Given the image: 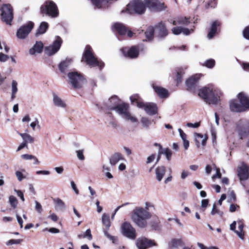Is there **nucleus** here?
I'll list each match as a JSON object with an SVG mask.
<instances>
[{"instance_id":"f257e3e1","label":"nucleus","mask_w":249,"mask_h":249,"mask_svg":"<svg viewBox=\"0 0 249 249\" xmlns=\"http://www.w3.org/2000/svg\"><path fill=\"white\" fill-rule=\"evenodd\" d=\"M198 95L209 105H217L220 101L219 92L212 87H204L199 89Z\"/></svg>"},{"instance_id":"f03ea898","label":"nucleus","mask_w":249,"mask_h":249,"mask_svg":"<svg viewBox=\"0 0 249 249\" xmlns=\"http://www.w3.org/2000/svg\"><path fill=\"white\" fill-rule=\"evenodd\" d=\"M81 61L85 62L91 67H98L100 70L105 67L104 62L95 56L92 49L89 45L86 46Z\"/></svg>"},{"instance_id":"7ed1b4c3","label":"nucleus","mask_w":249,"mask_h":249,"mask_svg":"<svg viewBox=\"0 0 249 249\" xmlns=\"http://www.w3.org/2000/svg\"><path fill=\"white\" fill-rule=\"evenodd\" d=\"M151 214L142 207H136L133 210L132 219L139 227L143 228L147 226L146 220L151 217Z\"/></svg>"},{"instance_id":"20e7f679","label":"nucleus","mask_w":249,"mask_h":249,"mask_svg":"<svg viewBox=\"0 0 249 249\" xmlns=\"http://www.w3.org/2000/svg\"><path fill=\"white\" fill-rule=\"evenodd\" d=\"M40 14L52 18H56L59 15V11L56 4L52 0H47L40 8Z\"/></svg>"},{"instance_id":"39448f33","label":"nucleus","mask_w":249,"mask_h":249,"mask_svg":"<svg viewBox=\"0 0 249 249\" xmlns=\"http://www.w3.org/2000/svg\"><path fill=\"white\" fill-rule=\"evenodd\" d=\"M68 77L70 80V83L75 89L82 88L84 85L87 83L84 75L77 71L69 72Z\"/></svg>"},{"instance_id":"423d86ee","label":"nucleus","mask_w":249,"mask_h":249,"mask_svg":"<svg viewBox=\"0 0 249 249\" xmlns=\"http://www.w3.org/2000/svg\"><path fill=\"white\" fill-rule=\"evenodd\" d=\"M1 20L9 25H12L14 18L13 8L9 3L2 4L0 8Z\"/></svg>"},{"instance_id":"0eeeda50","label":"nucleus","mask_w":249,"mask_h":249,"mask_svg":"<svg viewBox=\"0 0 249 249\" xmlns=\"http://www.w3.org/2000/svg\"><path fill=\"white\" fill-rule=\"evenodd\" d=\"M129 106L128 104L123 102L119 105H116L114 107H110L109 109L115 110L119 114L122 115L123 117L127 120H130L132 122H136L137 119L131 115L129 112Z\"/></svg>"},{"instance_id":"6e6552de","label":"nucleus","mask_w":249,"mask_h":249,"mask_svg":"<svg viewBox=\"0 0 249 249\" xmlns=\"http://www.w3.org/2000/svg\"><path fill=\"white\" fill-rule=\"evenodd\" d=\"M127 10L131 14H143L145 11V4L144 0H133L127 5Z\"/></svg>"},{"instance_id":"1a4fd4ad","label":"nucleus","mask_w":249,"mask_h":249,"mask_svg":"<svg viewBox=\"0 0 249 249\" xmlns=\"http://www.w3.org/2000/svg\"><path fill=\"white\" fill-rule=\"evenodd\" d=\"M112 30L120 36L126 35L129 38H132L135 34L128 27L120 22L115 23L112 26Z\"/></svg>"},{"instance_id":"9d476101","label":"nucleus","mask_w":249,"mask_h":249,"mask_svg":"<svg viewBox=\"0 0 249 249\" xmlns=\"http://www.w3.org/2000/svg\"><path fill=\"white\" fill-rule=\"evenodd\" d=\"M145 8H148L150 11L160 12L166 8L164 2H161L159 0H144Z\"/></svg>"},{"instance_id":"9b49d317","label":"nucleus","mask_w":249,"mask_h":249,"mask_svg":"<svg viewBox=\"0 0 249 249\" xmlns=\"http://www.w3.org/2000/svg\"><path fill=\"white\" fill-rule=\"evenodd\" d=\"M199 79L200 76L197 74L192 75L188 78L185 82L187 90L193 93H196L197 90L198 91L199 89H198Z\"/></svg>"},{"instance_id":"f8f14e48","label":"nucleus","mask_w":249,"mask_h":249,"mask_svg":"<svg viewBox=\"0 0 249 249\" xmlns=\"http://www.w3.org/2000/svg\"><path fill=\"white\" fill-rule=\"evenodd\" d=\"M121 51L124 56L130 59L137 58L140 53L138 46H132L131 47H124L121 49Z\"/></svg>"},{"instance_id":"ddd939ff","label":"nucleus","mask_w":249,"mask_h":249,"mask_svg":"<svg viewBox=\"0 0 249 249\" xmlns=\"http://www.w3.org/2000/svg\"><path fill=\"white\" fill-rule=\"evenodd\" d=\"M34 26V23L32 21H29L27 24L22 25L17 31V37L20 39L26 38L31 32Z\"/></svg>"},{"instance_id":"4468645a","label":"nucleus","mask_w":249,"mask_h":249,"mask_svg":"<svg viewBox=\"0 0 249 249\" xmlns=\"http://www.w3.org/2000/svg\"><path fill=\"white\" fill-rule=\"evenodd\" d=\"M62 42L61 38L59 36H57L56 39L54 41L53 44L45 48V53L49 55H52L55 54L60 49Z\"/></svg>"},{"instance_id":"2eb2a0df","label":"nucleus","mask_w":249,"mask_h":249,"mask_svg":"<svg viewBox=\"0 0 249 249\" xmlns=\"http://www.w3.org/2000/svg\"><path fill=\"white\" fill-rule=\"evenodd\" d=\"M62 42L61 38L59 36H57L56 39L54 41L53 44L45 48V53L49 55H52L55 54L60 49Z\"/></svg>"},{"instance_id":"dca6fc26","label":"nucleus","mask_w":249,"mask_h":249,"mask_svg":"<svg viewBox=\"0 0 249 249\" xmlns=\"http://www.w3.org/2000/svg\"><path fill=\"white\" fill-rule=\"evenodd\" d=\"M122 229L124 236L131 239H135L136 236L135 229L129 223L127 222H124L122 225Z\"/></svg>"},{"instance_id":"f3484780","label":"nucleus","mask_w":249,"mask_h":249,"mask_svg":"<svg viewBox=\"0 0 249 249\" xmlns=\"http://www.w3.org/2000/svg\"><path fill=\"white\" fill-rule=\"evenodd\" d=\"M156 245L154 240L148 239L145 237L137 239L136 245L139 249H146Z\"/></svg>"},{"instance_id":"a211bd4d","label":"nucleus","mask_w":249,"mask_h":249,"mask_svg":"<svg viewBox=\"0 0 249 249\" xmlns=\"http://www.w3.org/2000/svg\"><path fill=\"white\" fill-rule=\"evenodd\" d=\"M221 26V22L220 21L215 20L213 21L207 35L208 38L212 39L216 34H218L220 31Z\"/></svg>"},{"instance_id":"6ab92c4d","label":"nucleus","mask_w":249,"mask_h":249,"mask_svg":"<svg viewBox=\"0 0 249 249\" xmlns=\"http://www.w3.org/2000/svg\"><path fill=\"white\" fill-rule=\"evenodd\" d=\"M238 136L240 139L246 138L249 136V120L244 124H239L237 126Z\"/></svg>"},{"instance_id":"aec40b11","label":"nucleus","mask_w":249,"mask_h":249,"mask_svg":"<svg viewBox=\"0 0 249 249\" xmlns=\"http://www.w3.org/2000/svg\"><path fill=\"white\" fill-rule=\"evenodd\" d=\"M154 30L158 33V36L164 38L168 35V30L164 22L160 21L154 27Z\"/></svg>"},{"instance_id":"412c9836","label":"nucleus","mask_w":249,"mask_h":249,"mask_svg":"<svg viewBox=\"0 0 249 249\" xmlns=\"http://www.w3.org/2000/svg\"><path fill=\"white\" fill-rule=\"evenodd\" d=\"M237 97L245 111L249 110V97L244 92L239 93Z\"/></svg>"},{"instance_id":"4be33fe9","label":"nucleus","mask_w":249,"mask_h":249,"mask_svg":"<svg viewBox=\"0 0 249 249\" xmlns=\"http://www.w3.org/2000/svg\"><path fill=\"white\" fill-rule=\"evenodd\" d=\"M152 87L159 97L160 98H166L169 96V92L166 89L157 85L155 83H152Z\"/></svg>"},{"instance_id":"5701e85b","label":"nucleus","mask_w":249,"mask_h":249,"mask_svg":"<svg viewBox=\"0 0 249 249\" xmlns=\"http://www.w3.org/2000/svg\"><path fill=\"white\" fill-rule=\"evenodd\" d=\"M238 176L240 180H247L249 178V167L246 164H243L238 169Z\"/></svg>"},{"instance_id":"b1692460","label":"nucleus","mask_w":249,"mask_h":249,"mask_svg":"<svg viewBox=\"0 0 249 249\" xmlns=\"http://www.w3.org/2000/svg\"><path fill=\"white\" fill-rule=\"evenodd\" d=\"M230 109L231 111L233 112H245L241 104H239L237 99H232L229 102Z\"/></svg>"},{"instance_id":"393cba45","label":"nucleus","mask_w":249,"mask_h":249,"mask_svg":"<svg viewBox=\"0 0 249 249\" xmlns=\"http://www.w3.org/2000/svg\"><path fill=\"white\" fill-rule=\"evenodd\" d=\"M142 108L150 115H155L158 113L157 106L153 103H144Z\"/></svg>"},{"instance_id":"a878e982","label":"nucleus","mask_w":249,"mask_h":249,"mask_svg":"<svg viewBox=\"0 0 249 249\" xmlns=\"http://www.w3.org/2000/svg\"><path fill=\"white\" fill-rule=\"evenodd\" d=\"M130 100L132 105H136L139 108H143L144 103L139 94H135L131 95Z\"/></svg>"},{"instance_id":"bb28decb","label":"nucleus","mask_w":249,"mask_h":249,"mask_svg":"<svg viewBox=\"0 0 249 249\" xmlns=\"http://www.w3.org/2000/svg\"><path fill=\"white\" fill-rule=\"evenodd\" d=\"M43 49V44L41 41H37L34 47L30 49L29 53L31 54H34L36 53H41Z\"/></svg>"},{"instance_id":"cd10ccee","label":"nucleus","mask_w":249,"mask_h":249,"mask_svg":"<svg viewBox=\"0 0 249 249\" xmlns=\"http://www.w3.org/2000/svg\"><path fill=\"white\" fill-rule=\"evenodd\" d=\"M166 172V168L164 166H158L155 170L156 178L159 181H160Z\"/></svg>"},{"instance_id":"c85d7f7f","label":"nucleus","mask_w":249,"mask_h":249,"mask_svg":"<svg viewBox=\"0 0 249 249\" xmlns=\"http://www.w3.org/2000/svg\"><path fill=\"white\" fill-rule=\"evenodd\" d=\"M72 59L71 58H66L65 60L62 61L58 66V68L60 71L65 73L68 68L71 65Z\"/></svg>"},{"instance_id":"c756f323","label":"nucleus","mask_w":249,"mask_h":249,"mask_svg":"<svg viewBox=\"0 0 249 249\" xmlns=\"http://www.w3.org/2000/svg\"><path fill=\"white\" fill-rule=\"evenodd\" d=\"M184 73V71L182 68H178L176 70L175 81L176 82L177 85H178L182 82V77Z\"/></svg>"},{"instance_id":"7c9ffc66","label":"nucleus","mask_w":249,"mask_h":249,"mask_svg":"<svg viewBox=\"0 0 249 249\" xmlns=\"http://www.w3.org/2000/svg\"><path fill=\"white\" fill-rule=\"evenodd\" d=\"M154 28L152 26H149L144 32V34L146 39L143 41H151L154 38Z\"/></svg>"},{"instance_id":"2f4dec72","label":"nucleus","mask_w":249,"mask_h":249,"mask_svg":"<svg viewBox=\"0 0 249 249\" xmlns=\"http://www.w3.org/2000/svg\"><path fill=\"white\" fill-rule=\"evenodd\" d=\"M123 160V157L120 153H115L112 155L109 159V162L111 165H115L119 161Z\"/></svg>"},{"instance_id":"473e14b6","label":"nucleus","mask_w":249,"mask_h":249,"mask_svg":"<svg viewBox=\"0 0 249 249\" xmlns=\"http://www.w3.org/2000/svg\"><path fill=\"white\" fill-rule=\"evenodd\" d=\"M238 225V228L240 231H235V233L241 239H244V232L243 229L244 227V223L243 220H239L237 221Z\"/></svg>"},{"instance_id":"72a5a7b5","label":"nucleus","mask_w":249,"mask_h":249,"mask_svg":"<svg viewBox=\"0 0 249 249\" xmlns=\"http://www.w3.org/2000/svg\"><path fill=\"white\" fill-rule=\"evenodd\" d=\"M53 101L55 106L62 107H65L66 105L62 99L55 93H53Z\"/></svg>"},{"instance_id":"f704fd0d","label":"nucleus","mask_w":249,"mask_h":249,"mask_svg":"<svg viewBox=\"0 0 249 249\" xmlns=\"http://www.w3.org/2000/svg\"><path fill=\"white\" fill-rule=\"evenodd\" d=\"M49 25L46 22H42L36 33V35L43 34L45 33L48 28Z\"/></svg>"},{"instance_id":"c9c22d12","label":"nucleus","mask_w":249,"mask_h":249,"mask_svg":"<svg viewBox=\"0 0 249 249\" xmlns=\"http://www.w3.org/2000/svg\"><path fill=\"white\" fill-rule=\"evenodd\" d=\"M159 154H164L168 160H170L171 159L172 152L171 150L168 148H166L163 149L161 150H159Z\"/></svg>"},{"instance_id":"e433bc0d","label":"nucleus","mask_w":249,"mask_h":249,"mask_svg":"<svg viewBox=\"0 0 249 249\" xmlns=\"http://www.w3.org/2000/svg\"><path fill=\"white\" fill-rule=\"evenodd\" d=\"M151 226L155 230H158L160 228V221L157 216L153 217V220L151 221Z\"/></svg>"},{"instance_id":"4c0bfd02","label":"nucleus","mask_w":249,"mask_h":249,"mask_svg":"<svg viewBox=\"0 0 249 249\" xmlns=\"http://www.w3.org/2000/svg\"><path fill=\"white\" fill-rule=\"evenodd\" d=\"M102 222L103 224L106 227L107 230H108L110 226V221L109 216L106 214L104 213L102 215Z\"/></svg>"},{"instance_id":"58836bf2","label":"nucleus","mask_w":249,"mask_h":249,"mask_svg":"<svg viewBox=\"0 0 249 249\" xmlns=\"http://www.w3.org/2000/svg\"><path fill=\"white\" fill-rule=\"evenodd\" d=\"M19 135L26 143L28 142L33 143L34 142V138L27 133H19Z\"/></svg>"},{"instance_id":"ea45409f","label":"nucleus","mask_w":249,"mask_h":249,"mask_svg":"<svg viewBox=\"0 0 249 249\" xmlns=\"http://www.w3.org/2000/svg\"><path fill=\"white\" fill-rule=\"evenodd\" d=\"M109 100L111 104L109 108L110 107H114L116 105L120 104V100L117 95H113L109 98Z\"/></svg>"},{"instance_id":"a19ab883","label":"nucleus","mask_w":249,"mask_h":249,"mask_svg":"<svg viewBox=\"0 0 249 249\" xmlns=\"http://www.w3.org/2000/svg\"><path fill=\"white\" fill-rule=\"evenodd\" d=\"M215 64V60L213 59H209L207 60L203 64V66H205L208 68L212 69L214 67Z\"/></svg>"},{"instance_id":"79ce46f5","label":"nucleus","mask_w":249,"mask_h":249,"mask_svg":"<svg viewBox=\"0 0 249 249\" xmlns=\"http://www.w3.org/2000/svg\"><path fill=\"white\" fill-rule=\"evenodd\" d=\"M21 157L23 159L26 160L34 159L35 160V162L34 163L35 164H38L39 163L38 159L35 156L32 155L24 154L21 156Z\"/></svg>"},{"instance_id":"37998d69","label":"nucleus","mask_w":249,"mask_h":249,"mask_svg":"<svg viewBox=\"0 0 249 249\" xmlns=\"http://www.w3.org/2000/svg\"><path fill=\"white\" fill-rule=\"evenodd\" d=\"M9 203L11 206V207L13 209H15L17 208L18 204V201L16 197L13 196H10L9 198Z\"/></svg>"},{"instance_id":"c03bdc74","label":"nucleus","mask_w":249,"mask_h":249,"mask_svg":"<svg viewBox=\"0 0 249 249\" xmlns=\"http://www.w3.org/2000/svg\"><path fill=\"white\" fill-rule=\"evenodd\" d=\"M178 24L187 25L190 23V18L186 17L180 18L178 19Z\"/></svg>"},{"instance_id":"a18cd8bd","label":"nucleus","mask_w":249,"mask_h":249,"mask_svg":"<svg viewBox=\"0 0 249 249\" xmlns=\"http://www.w3.org/2000/svg\"><path fill=\"white\" fill-rule=\"evenodd\" d=\"M171 243L173 247L177 248L179 246H181L182 241L181 239H173L172 240Z\"/></svg>"},{"instance_id":"49530a36","label":"nucleus","mask_w":249,"mask_h":249,"mask_svg":"<svg viewBox=\"0 0 249 249\" xmlns=\"http://www.w3.org/2000/svg\"><path fill=\"white\" fill-rule=\"evenodd\" d=\"M23 241V239H11L9 240L7 243V245H12L13 244H19Z\"/></svg>"},{"instance_id":"de8ad7c7","label":"nucleus","mask_w":249,"mask_h":249,"mask_svg":"<svg viewBox=\"0 0 249 249\" xmlns=\"http://www.w3.org/2000/svg\"><path fill=\"white\" fill-rule=\"evenodd\" d=\"M172 31L174 35H178L182 33V28L179 26L174 27L172 29Z\"/></svg>"},{"instance_id":"09e8293b","label":"nucleus","mask_w":249,"mask_h":249,"mask_svg":"<svg viewBox=\"0 0 249 249\" xmlns=\"http://www.w3.org/2000/svg\"><path fill=\"white\" fill-rule=\"evenodd\" d=\"M216 5V0H209L206 7L207 8L209 7L214 8Z\"/></svg>"},{"instance_id":"8fccbe9b","label":"nucleus","mask_w":249,"mask_h":249,"mask_svg":"<svg viewBox=\"0 0 249 249\" xmlns=\"http://www.w3.org/2000/svg\"><path fill=\"white\" fill-rule=\"evenodd\" d=\"M243 36L247 39L249 40V26L246 27L243 32Z\"/></svg>"},{"instance_id":"3c124183","label":"nucleus","mask_w":249,"mask_h":249,"mask_svg":"<svg viewBox=\"0 0 249 249\" xmlns=\"http://www.w3.org/2000/svg\"><path fill=\"white\" fill-rule=\"evenodd\" d=\"M76 153L77 157L79 160H83L85 159V157L83 154V150H77Z\"/></svg>"},{"instance_id":"603ef678","label":"nucleus","mask_w":249,"mask_h":249,"mask_svg":"<svg viewBox=\"0 0 249 249\" xmlns=\"http://www.w3.org/2000/svg\"><path fill=\"white\" fill-rule=\"evenodd\" d=\"M85 236V238H87L89 240H91L92 239V236L91 233V231L89 229L86 230L85 233L83 234Z\"/></svg>"},{"instance_id":"864d4df0","label":"nucleus","mask_w":249,"mask_h":249,"mask_svg":"<svg viewBox=\"0 0 249 249\" xmlns=\"http://www.w3.org/2000/svg\"><path fill=\"white\" fill-rule=\"evenodd\" d=\"M18 83L15 80H13L12 83V92L16 93L18 91Z\"/></svg>"},{"instance_id":"5fc2aeb1","label":"nucleus","mask_w":249,"mask_h":249,"mask_svg":"<svg viewBox=\"0 0 249 249\" xmlns=\"http://www.w3.org/2000/svg\"><path fill=\"white\" fill-rule=\"evenodd\" d=\"M105 234L108 238L111 240L113 243H116L117 240L116 238L113 236L110 235L107 231H105Z\"/></svg>"},{"instance_id":"6e6d98bb","label":"nucleus","mask_w":249,"mask_h":249,"mask_svg":"<svg viewBox=\"0 0 249 249\" xmlns=\"http://www.w3.org/2000/svg\"><path fill=\"white\" fill-rule=\"evenodd\" d=\"M9 58V57L8 55L4 54L2 53H0V62H5Z\"/></svg>"},{"instance_id":"4d7b16f0","label":"nucleus","mask_w":249,"mask_h":249,"mask_svg":"<svg viewBox=\"0 0 249 249\" xmlns=\"http://www.w3.org/2000/svg\"><path fill=\"white\" fill-rule=\"evenodd\" d=\"M220 211L217 208L216 205L215 203L213 204V209L211 211V214L214 215L216 213H219Z\"/></svg>"},{"instance_id":"13d9d810","label":"nucleus","mask_w":249,"mask_h":249,"mask_svg":"<svg viewBox=\"0 0 249 249\" xmlns=\"http://www.w3.org/2000/svg\"><path fill=\"white\" fill-rule=\"evenodd\" d=\"M16 175L19 181H21L24 178H25L23 174L19 171H16Z\"/></svg>"},{"instance_id":"bf43d9fd","label":"nucleus","mask_w":249,"mask_h":249,"mask_svg":"<svg viewBox=\"0 0 249 249\" xmlns=\"http://www.w3.org/2000/svg\"><path fill=\"white\" fill-rule=\"evenodd\" d=\"M230 199L231 201L235 202L236 201V196L234 191H231L230 193Z\"/></svg>"},{"instance_id":"052dcab7","label":"nucleus","mask_w":249,"mask_h":249,"mask_svg":"<svg viewBox=\"0 0 249 249\" xmlns=\"http://www.w3.org/2000/svg\"><path fill=\"white\" fill-rule=\"evenodd\" d=\"M194 31L193 29L189 30L188 28H182V33L185 35H189L190 34L191 32H193Z\"/></svg>"},{"instance_id":"680f3d73","label":"nucleus","mask_w":249,"mask_h":249,"mask_svg":"<svg viewBox=\"0 0 249 249\" xmlns=\"http://www.w3.org/2000/svg\"><path fill=\"white\" fill-rule=\"evenodd\" d=\"M239 208V206L237 204H231L230 207V211L231 213L234 212L237 208Z\"/></svg>"},{"instance_id":"e2e57ef3","label":"nucleus","mask_w":249,"mask_h":249,"mask_svg":"<svg viewBox=\"0 0 249 249\" xmlns=\"http://www.w3.org/2000/svg\"><path fill=\"white\" fill-rule=\"evenodd\" d=\"M178 132L179 133V135L182 140H185V139H187L186 134L183 132V131L181 129H178Z\"/></svg>"},{"instance_id":"0e129e2a","label":"nucleus","mask_w":249,"mask_h":249,"mask_svg":"<svg viewBox=\"0 0 249 249\" xmlns=\"http://www.w3.org/2000/svg\"><path fill=\"white\" fill-rule=\"evenodd\" d=\"M36 210L39 213H41L42 209L41 204L37 201H36Z\"/></svg>"},{"instance_id":"69168bd1","label":"nucleus","mask_w":249,"mask_h":249,"mask_svg":"<svg viewBox=\"0 0 249 249\" xmlns=\"http://www.w3.org/2000/svg\"><path fill=\"white\" fill-rule=\"evenodd\" d=\"M187 125L189 127H194V128H197V127H199L200 125V122H198V123H194V124L189 123L187 124Z\"/></svg>"},{"instance_id":"338daca9","label":"nucleus","mask_w":249,"mask_h":249,"mask_svg":"<svg viewBox=\"0 0 249 249\" xmlns=\"http://www.w3.org/2000/svg\"><path fill=\"white\" fill-rule=\"evenodd\" d=\"M17 195L19 196L22 201H24L25 199L24 197L23 193L20 190H16Z\"/></svg>"},{"instance_id":"774afa93","label":"nucleus","mask_w":249,"mask_h":249,"mask_svg":"<svg viewBox=\"0 0 249 249\" xmlns=\"http://www.w3.org/2000/svg\"><path fill=\"white\" fill-rule=\"evenodd\" d=\"M209 203V200L208 199H203L201 201V207L202 208H206Z\"/></svg>"}]
</instances>
